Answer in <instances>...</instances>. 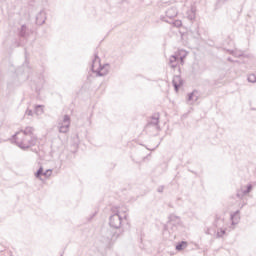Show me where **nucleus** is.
I'll return each instance as SVG.
<instances>
[{
    "label": "nucleus",
    "mask_w": 256,
    "mask_h": 256,
    "mask_svg": "<svg viewBox=\"0 0 256 256\" xmlns=\"http://www.w3.org/2000/svg\"><path fill=\"white\" fill-rule=\"evenodd\" d=\"M12 140L20 149H29L37 144V136L35 135V128L28 126L16 132L12 136Z\"/></svg>",
    "instance_id": "f257e3e1"
},
{
    "label": "nucleus",
    "mask_w": 256,
    "mask_h": 256,
    "mask_svg": "<svg viewBox=\"0 0 256 256\" xmlns=\"http://www.w3.org/2000/svg\"><path fill=\"white\" fill-rule=\"evenodd\" d=\"M128 219L129 213H127V209H118L110 216L109 225L114 229H121V226L127 223Z\"/></svg>",
    "instance_id": "f03ea898"
},
{
    "label": "nucleus",
    "mask_w": 256,
    "mask_h": 256,
    "mask_svg": "<svg viewBox=\"0 0 256 256\" xmlns=\"http://www.w3.org/2000/svg\"><path fill=\"white\" fill-rule=\"evenodd\" d=\"M91 71L96 73L98 77H105L109 73V64L101 65V58L95 54L92 60Z\"/></svg>",
    "instance_id": "7ed1b4c3"
},
{
    "label": "nucleus",
    "mask_w": 256,
    "mask_h": 256,
    "mask_svg": "<svg viewBox=\"0 0 256 256\" xmlns=\"http://www.w3.org/2000/svg\"><path fill=\"white\" fill-rule=\"evenodd\" d=\"M71 127V117L69 115H64L62 120L58 122L59 133H69V128Z\"/></svg>",
    "instance_id": "20e7f679"
},
{
    "label": "nucleus",
    "mask_w": 256,
    "mask_h": 256,
    "mask_svg": "<svg viewBox=\"0 0 256 256\" xmlns=\"http://www.w3.org/2000/svg\"><path fill=\"white\" fill-rule=\"evenodd\" d=\"M182 53L183 55H181L180 57L177 55L170 56L168 65L171 67V69H175L177 65H179V63L183 65L184 59L187 57V52H182Z\"/></svg>",
    "instance_id": "39448f33"
},
{
    "label": "nucleus",
    "mask_w": 256,
    "mask_h": 256,
    "mask_svg": "<svg viewBox=\"0 0 256 256\" xmlns=\"http://www.w3.org/2000/svg\"><path fill=\"white\" fill-rule=\"evenodd\" d=\"M159 130V114H155L146 125V131H155V133H159Z\"/></svg>",
    "instance_id": "423d86ee"
},
{
    "label": "nucleus",
    "mask_w": 256,
    "mask_h": 256,
    "mask_svg": "<svg viewBox=\"0 0 256 256\" xmlns=\"http://www.w3.org/2000/svg\"><path fill=\"white\" fill-rule=\"evenodd\" d=\"M223 223H225V218L217 215L215 218V225L218 228L217 237H223L225 235V228H223Z\"/></svg>",
    "instance_id": "0eeeda50"
},
{
    "label": "nucleus",
    "mask_w": 256,
    "mask_h": 256,
    "mask_svg": "<svg viewBox=\"0 0 256 256\" xmlns=\"http://www.w3.org/2000/svg\"><path fill=\"white\" fill-rule=\"evenodd\" d=\"M167 227H171L172 231L177 229V225H181V218L175 214H170Z\"/></svg>",
    "instance_id": "6e6552de"
},
{
    "label": "nucleus",
    "mask_w": 256,
    "mask_h": 256,
    "mask_svg": "<svg viewBox=\"0 0 256 256\" xmlns=\"http://www.w3.org/2000/svg\"><path fill=\"white\" fill-rule=\"evenodd\" d=\"M178 13L179 12L177 11V8L171 7L168 10L165 11V16L164 17H166V19H168V21L169 20L171 21L172 19H175V17H177Z\"/></svg>",
    "instance_id": "1a4fd4ad"
},
{
    "label": "nucleus",
    "mask_w": 256,
    "mask_h": 256,
    "mask_svg": "<svg viewBox=\"0 0 256 256\" xmlns=\"http://www.w3.org/2000/svg\"><path fill=\"white\" fill-rule=\"evenodd\" d=\"M160 19L164 21V23H169L170 25H173V27H181L183 25V22L181 20H175V21H170L167 19L165 16H160Z\"/></svg>",
    "instance_id": "9d476101"
},
{
    "label": "nucleus",
    "mask_w": 256,
    "mask_h": 256,
    "mask_svg": "<svg viewBox=\"0 0 256 256\" xmlns=\"http://www.w3.org/2000/svg\"><path fill=\"white\" fill-rule=\"evenodd\" d=\"M173 87L175 91H179V87L183 85V80H181V76H174L172 80Z\"/></svg>",
    "instance_id": "9b49d317"
},
{
    "label": "nucleus",
    "mask_w": 256,
    "mask_h": 256,
    "mask_svg": "<svg viewBox=\"0 0 256 256\" xmlns=\"http://www.w3.org/2000/svg\"><path fill=\"white\" fill-rule=\"evenodd\" d=\"M196 13L197 9L195 7H191V9L186 12L187 19H189V21H195Z\"/></svg>",
    "instance_id": "f8f14e48"
},
{
    "label": "nucleus",
    "mask_w": 256,
    "mask_h": 256,
    "mask_svg": "<svg viewBox=\"0 0 256 256\" xmlns=\"http://www.w3.org/2000/svg\"><path fill=\"white\" fill-rule=\"evenodd\" d=\"M251 191H253V185L248 184L246 190H243L242 193H240V192L237 193V197L239 199H241L242 197H245V195H249V193H251Z\"/></svg>",
    "instance_id": "ddd939ff"
},
{
    "label": "nucleus",
    "mask_w": 256,
    "mask_h": 256,
    "mask_svg": "<svg viewBox=\"0 0 256 256\" xmlns=\"http://www.w3.org/2000/svg\"><path fill=\"white\" fill-rule=\"evenodd\" d=\"M230 219L232 221L231 225H238L241 217L239 216V210L231 214Z\"/></svg>",
    "instance_id": "4468645a"
},
{
    "label": "nucleus",
    "mask_w": 256,
    "mask_h": 256,
    "mask_svg": "<svg viewBox=\"0 0 256 256\" xmlns=\"http://www.w3.org/2000/svg\"><path fill=\"white\" fill-rule=\"evenodd\" d=\"M199 99V92L194 90L188 95V101H198Z\"/></svg>",
    "instance_id": "2eb2a0df"
},
{
    "label": "nucleus",
    "mask_w": 256,
    "mask_h": 256,
    "mask_svg": "<svg viewBox=\"0 0 256 256\" xmlns=\"http://www.w3.org/2000/svg\"><path fill=\"white\" fill-rule=\"evenodd\" d=\"M34 113L35 115L39 116V115H43L44 110H43V106L42 105H36L34 107Z\"/></svg>",
    "instance_id": "dca6fc26"
},
{
    "label": "nucleus",
    "mask_w": 256,
    "mask_h": 256,
    "mask_svg": "<svg viewBox=\"0 0 256 256\" xmlns=\"http://www.w3.org/2000/svg\"><path fill=\"white\" fill-rule=\"evenodd\" d=\"M187 247V242L182 241L181 243L176 245V250L177 251H183Z\"/></svg>",
    "instance_id": "f3484780"
},
{
    "label": "nucleus",
    "mask_w": 256,
    "mask_h": 256,
    "mask_svg": "<svg viewBox=\"0 0 256 256\" xmlns=\"http://www.w3.org/2000/svg\"><path fill=\"white\" fill-rule=\"evenodd\" d=\"M20 37H27V26H25V25L21 26Z\"/></svg>",
    "instance_id": "a211bd4d"
},
{
    "label": "nucleus",
    "mask_w": 256,
    "mask_h": 256,
    "mask_svg": "<svg viewBox=\"0 0 256 256\" xmlns=\"http://www.w3.org/2000/svg\"><path fill=\"white\" fill-rule=\"evenodd\" d=\"M230 55H233L234 57H241L243 55V52L237 51V50H228Z\"/></svg>",
    "instance_id": "6ab92c4d"
},
{
    "label": "nucleus",
    "mask_w": 256,
    "mask_h": 256,
    "mask_svg": "<svg viewBox=\"0 0 256 256\" xmlns=\"http://www.w3.org/2000/svg\"><path fill=\"white\" fill-rule=\"evenodd\" d=\"M42 176H43V166H40L37 172L35 173V178L41 179Z\"/></svg>",
    "instance_id": "aec40b11"
},
{
    "label": "nucleus",
    "mask_w": 256,
    "mask_h": 256,
    "mask_svg": "<svg viewBox=\"0 0 256 256\" xmlns=\"http://www.w3.org/2000/svg\"><path fill=\"white\" fill-rule=\"evenodd\" d=\"M42 15V24L45 23V11H41L40 14L36 16L37 21H39V18Z\"/></svg>",
    "instance_id": "412c9836"
},
{
    "label": "nucleus",
    "mask_w": 256,
    "mask_h": 256,
    "mask_svg": "<svg viewBox=\"0 0 256 256\" xmlns=\"http://www.w3.org/2000/svg\"><path fill=\"white\" fill-rule=\"evenodd\" d=\"M248 81H249V83H256V75L255 74H250L248 76Z\"/></svg>",
    "instance_id": "4be33fe9"
},
{
    "label": "nucleus",
    "mask_w": 256,
    "mask_h": 256,
    "mask_svg": "<svg viewBox=\"0 0 256 256\" xmlns=\"http://www.w3.org/2000/svg\"><path fill=\"white\" fill-rule=\"evenodd\" d=\"M51 173H53V171L51 169H48L43 172V177H51Z\"/></svg>",
    "instance_id": "5701e85b"
},
{
    "label": "nucleus",
    "mask_w": 256,
    "mask_h": 256,
    "mask_svg": "<svg viewBox=\"0 0 256 256\" xmlns=\"http://www.w3.org/2000/svg\"><path fill=\"white\" fill-rule=\"evenodd\" d=\"M227 0H218L216 3V7H221V5H224Z\"/></svg>",
    "instance_id": "b1692460"
},
{
    "label": "nucleus",
    "mask_w": 256,
    "mask_h": 256,
    "mask_svg": "<svg viewBox=\"0 0 256 256\" xmlns=\"http://www.w3.org/2000/svg\"><path fill=\"white\" fill-rule=\"evenodd\" d=\"M25 115H28V117H33V110L27 109V110L25 111Z\"/></svg>",
    "instance_id": "393cba45"
},
{
    "label": "nucleus",
    "mask_w": 256,
    "mask_h": 256,
    "mask_svg": "<svg viewBox=\"0 0 256 256\" xmlns=\"http://www.w3.org/2000/svg\"><path fill=\"white\" fill-rule=\"evenodd\" d=\"M164 189H165V187H163V186L158 187V193H163Z\"/></svg>",
    "instance_id": "a878e982"
},
{
    "label": "nucleus",
    "mask_w": 256,
    "mask_h": 256,
    "mask_svg": "<svg viewBox=\"0 0 256 256\" xmlns=\"http://www.w3.org/2000/svg\"><path fill=\"white\" fill-rule=\"evenodd\" d=\"M253 186L256 187V182H253V183H252V187H253Z\"/></svg>",
    "instance_id": "bb28decb"
},
{
    "label": "nucleus",
    "mask_w": 256,
    "mask_h": 256,
    "mask_svg": "<svg viewBox=\"0 0 256 256\" xmlns=\"http://www.w3.org/2000/svg\"><path fill=\"white\" fill-rule=\"evenodd\" d=\"M228 61H231V62H233V60L231 59V57H229V58H228Z\"/></svg>",
    "instance_id": "cd10ccee"
}]
</instances>
